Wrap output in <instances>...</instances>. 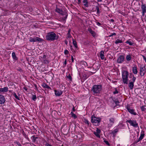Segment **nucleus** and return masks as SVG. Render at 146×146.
Here are the masks:
<instances>
[{
  "mask_svg": "<svg viewBox=\"0 0 146 146\" xmlns=\"http://www.w3.org/2000/svg\"><path fill=\"white\" fill-rule=\"evenodd\" d=\"M132 70L133 73L134 74H137L138 72L137 70V67L136 66L133 67Z\"/></svg>",
  "mask_w": 146,
  "mask_h": 146,
  "instance_id": "obj_20",
  "label": "nucleus"
},
{
  "mask_svg": "<svg viewBox=\"0 0 146 146\" xmlns=\"http://www.w3.org/2000/svg\"><path fill=\"white\" fill-rule=\"evenodd\" d=\"M129 77L130 78H132L131 79L129 80V82H132L133 83H134V82L135 81V80L136 79V78L134 76V75H133L132 74H130V75L129 76Z\"/></svg>",
  "mask_w": 146,
  "mask_h": 146,
  "instance_id": "obj_15",
  "label": "nucleus"
},
{
  "mask_svg": "<svg viewBox=\"0 0 146 146\" xmlns=\"http://www.w3.org/2000/svg\"><path fill=\"white\" fill-rule=\"evenodd\" d=\"M78 1V4H80L81 2L80 0H77Z\"/></svg>",
  "mask_w": 146,
  "mask_h": 146,
  "instance_id": "obj_51",
  "label": "nucleus"
},
{
  "mask_svg": "<svg viewBox=\"0 0 146 146\" xmlns=\"http://www.w3.org/2000/svg\"><path fill=\"white\" fill-rule=\"evenodd\" d=\"M124 56L122 55H120L118 58L117 60V62L118 63H120L124 61Z\"/></svg>",
  "mask_w": 146,
  "mask_h": 146,
  "instance_id": "obj_10",
  "label": "nucleus"
},
{
  "mask_svg": "<svg viewBox=\"0 0 146 146\" xmlns=\"http://www.w3.org/2000/svg\"><path fill=\"white\" fill-rule=\"evenodd\" d=\"M102 89V86L101 85H94L92 89L93 94L95 96H97L100 93Z\"/></svg>",
  "mask_w": 146,
  "mask_h": 146,
  "instance_id": "obj_2",
  "label": "nucleus"
},
{
  "mask_svg": "<svg viewBox=\"0 0 146 146\" xmlns=\"http://www.w3.org/2000/svg\"><path fill=\"white\" fill-rule=\"evenodd\" d=\"M96 9L97 11V14L98 15H99L100 13V11L99 9V7L98 6H96Z\"/></svg>",
  "mask_w": 146,
  "mask_h": 146,
  "instance_id": "obj_26",
  "label": "nucleus"
},
{
  "mask_svg": "<svg viewBox=\"0 0 146 146\" xmlns=\"http://www.w3.org/2000/svg\"><path fill=\"white\" fill-rule=\"evenodd\" d=\"M67 78L69 79L70 81H72V77L70 76V74L69 75V76H67Z\"/></svg>",
  "mask_w": 146,
  "mask_h": 146,
  "instance_id": "obj_37",
  "label": "nucleus"
},
{
  "mask_svg": "<svg viewBox=\"0 0 146 146\" xmlns=\"http://www.w3.org/2000/svg\"><path fill=\"white\" fill-rule=\"evenodd\" d=\"M126 43L129 44L131 46L133 45V42H131L130 40H129L126 41L125 42Z\"/></svg>",
  "mask_w": 146,
  "mask_h": 146,
  "instance_id": "obj_30",
  "label": "nucleus"
},
{
  "mask_svg": "<svg viewBox=\"0 0 146 146\" xmlns=\"http://www.w3.org/2000/svg\"><path fill=\"white\" fill-rule=\"evenodd\" d=\"M129 72L123 70L122 72V81L124 84H128Z\"/></svg>",
  "mask_w": 146,
  "mask_h": 146,
  "instance_id": "obj_3",
  "label": "nucleus"
},
{
  "mask_svg": "<svg viewBox=\"0 0 146 146\" xmlns=\"http://www.w3.org/2000/svg\"><path fill=\"white\" fill-rule=\"evenodd\" d=\"M13 94L14 96L15 97V98L16 99L18 100H19V97L14 92Z\"/></svg>",
  "mask_w": 146,
  "mask_h": 146,
  "instance_id": "obj_35",
  "label": "nucleus"
},
{
  "mask_svg": "<svg viewBox=\"0 0 146 146\" xmlns=\"http://www.w3.org/2000/svg\"><path fill=\"white\" fill-rule=\"evenodd\" d=\"M126 108L128 111L131 114L134 115H136L137 114L135 112V110L133 109H131L129 106H127L126 107Z\"/></svg>",
  "mask_w": 146,
  "mask_h": 146,
  "instance_id": "obj_9",
  "label": "nucleus"
},
{
  "mask_svg": "<svg viewBox=\"0 0 146 146\" xmlns=\"http://www.w3.org/2000/svg\"><path fill=\"white\" fill-rule=\"evenodd\" d=\"M100 66H97V69H98L99 68Z\"/></svg>",
  "mask_w": 146,
  "mask_h": 146,
  "instance_id": "obj_60",
  "label": "nucleus"
},
{
  "mask_svg": "<svg viewBox=\"0 0 146 146\" xmlns=\"http://www.w3.org/2000/svg\"><path fill=\"white\" fill-rule=\"evenodd\" d=\"M96 23L97 24L98 26H100L101 25V24L99 22H97Z\"/></svg>",
  "mask_w": 146,
  "mask_h": 146,
  "instance_id": "obj_50",
  "label": "nucleus"
},
{
  "mask_svg": "<svg viewBox=\"0 0 146 146\" xmlns=\"http://www.w3.org/2000/svg\"><path fill=\"white\" fill-rule=\"evenodd\" d=\"M104 52L103 51H101L100 52V56L101 58L103 60L104 58Z\"/></svg>",
  "mask_w": 146,
  "mask_h": 146,
  "instance_id": "obj_21",
  "label": "nucleus"
},
{
  "mask_svg": "<svg viewBox=\"0 0 146 146\" xmlns=\"http://www.w3.org/2000/svg\"><path fill=\"white\" fill-rule=\"evenodd\" d=\"M43 87L46 88L47 89H51V88L50 86H49L47 84H44L43 85Z\"/></svg>",
  "mask_w": 146,
  "mask_h": 146,
  "instance_id": "obj_31",
  "label": "nucleus"
},
{
  "mask_svg": "<svg viewBox=\"0 0 146 146\" xmlns=\"http://www.w3.org/2000/svg\"><path fill=\"white\" fill-rule=\"evenodd\" d=\"M43 62L45 64H48L49 63V61L46 59L44 60H43Z\"/></svg>",
  "mask_w": 146,
  "mask_h": 146,
  "instance_id": "obj_39",
  "label": "nucleus"
},
{
  "mask_svg": "<svg viewBox=\"0 0 146 146\" xmlns=\"http://www.w3.org/2000/svg\"><path fill=\"white\" fill-rule=\"evenodd\" d=\"M43 40V39L40 38L36 36H34L33 37H30L29 41L30 42H41Z\"/></svg>",
  "mask_w": 146,
  "mask_h": 146,
  "instance_id": "obj_6",
  "label": "nucleus"
},
{
  "mask_svg": "<svg viewBox=\"0 0 146 146\" xmlns=\"http://www.w3.org/2000/svg\"><path fill=\"white\" fill-rule=\"evenodd\" d=\"M89 31L93 37H95L96 36V33L94 31L91 29H90L89 30Z\"/></svg>",
  "mask_w": 146,
  "mask_h": 146,
  "instance_id": "obj_23",
  "label": "nucleus"
},
{
  "mask_svg": "<svg viewBox=\"0 0 146 146\" xmlns=\"http://www.w3.org/2000/svg\"><path fill=\"white\" fill-rule=\"evenodd\" d=\"M101 119L92 116L91 117V122L94 123H98L100 122Z\"/></svg>",
  "mask_w": 146,
  "mask_h": 146,
  "instance_id": "obj_7",
  "label": "nucleus"
},
{
  "mask_svg": "<svg viewBox=\"0 0 146 146\" xmlns=\"http://www.w3.org/2000/svg\"><path fill=\"white\" fill-rule=\"evenodd\" d=\"M142 57L143 58L144 60L145 61V62L146 63V57L145 56H144L143 55H142Z\"/></svg>",
  "mask_w": 146,
  "mask_h": 146,
  "instance_id": "obj_47",
  "label": "nucleus"
},
{
  "mask_svg": "<svg viewBox=\"0 0 146 146\" xmlns=\"http://www.w3.org/2000/svg\"><path fill=\"white\" fill-rule=\"evenodd\" d=\"M141 140H139V139L137 140H135L134 143H133V145H135V144L137 143L139 141H140Z\"/></svg>",
  "mask_w": 146,
  "mask_h": 146,
  "instance_id": "obj_40",
  "label": "nucleus"
},
{
  "mask_svg": "<svg viewBox=\"0 0 146 146\" xmlns=\"http://www.w3.org/2000/svg\"><path fill=\"white\" fill-rule=\"evenodd\" d=\"M93 68H94V67H93Z\"/></svg>",
  "mask_w": 146,
  "mask_h": 146,
  "instance_id": "obj_64",
  "label": "nucleus"
},
{
  "mask_svg": "<svg viewBox=\"0 0 146 146\" xmlns=\"http://www.w3.org/2000/svg\"><path fill=\"white\" fill-rule=\"evenodd\" d=\"M56 12L60 14L63 16H65V17L64 18V20H65L67 18L68 15L67 14L66 11L65 10H62L57 7H56Z\"/></svg>",
  "mask_w": 146,
  "mask_h": 146,
  "instance_id": "obj_4",
  "label": "nucleus"
},
{
  "mask_svg": "<svg viewBox=\"0 0 146 146\" xmlns=\"http://www.w3.org/2000/svg\"><path fill=\"white\" fill-rule=\"evenodd\" d=\"M12 56L13 59L15 60H17V56H16L15 53L14 52H13L12 54Z\"/></svg>",
  "mask_w": 146,
  "mask_h": 146,
  "instance_id": "obj_24",
  "label": "nucleus"
},
{
  "mask_svg": "<svg viewBox=\"0 0 146 146\" xmlns=\"http://www.w3.org/2000/svg\"><path fill=\"white\" fill-rule=\"evenodd\" d=\"M71 59H72V62H74V59H73V57L72 56H71Z\"/></svg>",
  "mask_w": 146,
  "mask_h": 146,
  "instance_id": "obj_53",
  "label": "nucleus"
},
{
  "mask_svg": "<svg viewBox=\"0 0 146 146\" xmlns=\"http://www.w3.org/2000/svg\"><path fill=\"white\" fill-rule=\"evenodd\" d=\"M98 2H101L102 1V0H97Z\"/></svg>",
  "mask_w": 146,
  "mask_h": 146,
  "instance_id": "obj_59",
  "label": "nucleus"
},
{
  "mask_svg": "<svg viewBox=\"0 0 146 146\" xmlns=\"http://www.w3.org/2000/svg\"><path fill=\"white\" fill-rule=\"evenodd\" d=\"M55 94L56 96H60L62 94V92L60 90H54Z\"/></svg>",
  "mask_w": 146,
  "mask_h": 146,
  "instance_id": "obj_12",
  "label": "nucleus"
},
{
  "mask_svg": "<svg viewBox=\"0 0 146 146\" xmlns=\"http://www.w3.org/2000/svg\"><path fill=\"white\" fill-rule=\"evenodd\" d=\"M83 64H84L85 66H86V65L87 66V63L85 61H83L82 62Z\"/></svg>",
  "mask_w": 146,
  "mask_h": 146,
  "instance_id": "obj_48",
  "label": "nucleus"
},
{
  "mask_svg": "<svg viewBox=\"0 0 146 146\" xmlns=\"http://www.w3.org/2000/svg\"><path fill=\"white\" fill-rule=\"evenodd\" d=\"M18 70L20 72H21L22 71V70L21 68H19V69H18Z\"/></svg>",
  "mask_w": 146,
  "mask_h": 146,
  "instance_id": "obj_55",
  "label": "nucleus"
},
{
  "mask_svg": "<svg viewBox=\"0 0 146 146\" xmlns=\"http://www.w3.org/2000/svg\"><path fill=\"white\" fill-rule=\"evenodd\" d=\"M58 36L54 32H50L48 33L46 35L45 38L48 40L53 41L55 40H57L58 39Z\"/></svg>",
  "mask_w": 146,
  "mask_h": 146,
  "instance_id": "obj_1",
  "label": "nucleus"
},
{
  "mask_svg": "<svg viewBox=\"0 0 146 146\" xmlns=\"http://www.w3.org/2000/svg\"><path fill=\"white\" fill-rule=\"evenodd\" d=\"M72 110L73 111H75V109L74 107H73L72 108Z\"/></svg>",
  "mask_w": 146,
  "mask_h": 146,
  "instance_id": "obj_57",
  "label": "nucleus"
},
{
  "mask_svg": "<svg viewBox=\"0 0 146 146\" xmlns=\"http://www.w3.org/2000/svg\"><path fill=\"white\" fill-rule=\"evenodd\" d=\"M46 58V56L45 55H44L43 56V58Z\"/></svg>",
  "mask_w": 146,
  "mask_h": 146,
  "instance_id": "obj_56",
  "label": "nucleus"
},
{
  "mask_svg": "<svg viewBox=\"0 0 146 146\" xmlns=\"http://www.w3.org/2000/svg\"><path fill=\"white\" fill-rule=\"evenodd\" d=\"M123 42V41L122 40H120L119 39H117L115 42V43L116 44H117L119 43H122Z\"/></svg>",
  "mask_w": 146,
  "mask_h": 146,
  "instance_id": "obj_27",
  "label": "nucleus"
},
{
  "mask_svg": "<svg viewBox=\"0 0 146 146\" xmlns=\"http://www.w3.org/2000/svg\"><path fill=\"white\" fill-rule=\"evenodd\" d=\"M145 106H143L141 107V109L142 111H144L146 110V108H144Z\"/></svg>",
  "mask_w": 146,
  "mask_h": 146,
  "instance_id": "obj_36",
  "label": "nucleus"
},
{
  "mask_svg": "<svg viewBox=\"0 0 146 146\" xmlns=\"http://www.w3.org/2000/svg\"><path fill=\"white\" fill-rule=\"evenodd\" d=\"M5 101V100L4 96L2 94H0V104H3Z\"/></svg>",
  "mask_w": 146,
  "mask_h": 146,
  "instance_id": "obj_11",
  "label": "nucleus"
},
{
  "mask_svg": "<svg viewBox=\"0 0 146 146\" xmlns=\"http://www.w3.org/2000/svg\"><path fill=\"white\" fill-rule=\"evenodd\" d=\"M118 93V91L116 89H115V91L113 92V94H117Z\"/></svg>",
  "mask_w": 146,
  "mask_h": 146,
  "instance_id": "obj_44",
  "label": "nucleus"
},
{
  "mask_svg": "<svg viewBox=\"0 0 146 146\" xmlns=\"http://www.w3.org/2000/svg\"><path fill=\"white\" fill-rule=\"evenodd\" d=\"M145 69L144 67L141 66L140 67L139 74L141 76H143L145 72Z\"/></svg>",
  "mask_w": 146,
  "mask_h": 146,
  "instance_id": "obj_8",
  "label": "nucleus"
},
{
  "mask_svg": "<svg viewBox=\"0 0 146 146\" xmlns=\"http://www.w3.org/2000/svg\"><path fill=\"white\" fill-rule=\"evenodd\" d=\"M85 123H87L88 125L89 124V122L87 119L85 120Z\"/></svg>",
  "mask_w": 146,
  "mask_h": 146,
  "instance_id": "obj_45",
  "label": "nucleus"
},
{
  "mask_svg": "<svg viewBox=\"0 0 146 146\" xmlns=\"http://www.w3.org/2000/svg\"><path fill=\"white\" fill-rule=\"evenodd\" d=\"M109 121L110 123V124H109V127H111L113 124L114 123V122L115 121V119L113 118H110V119Z\"/></svg>",
  "mask_w": 146,
  "mask_h": 146,
  "instance_id": "obj_17",
  "label": "nucleus"
},
{
  "mask_svg": "<svg viewBox=\"0 0 146 146\" xmlns=\"http://www.w3.org/2000/svg\"><path fill=\"white\" fill-rule=\"evenodd\" d=\"M83 3H84V5L86 7H88V0H83Z\"/></svg>",
  "mask_w": 146,
  "mask_h": 146,
  "instance_id": "obj_22",
  "label": "nucleus"
},
{
  "mask_svg": "<svg viewBox=\"0 0 146 146\" xmlns=\"http://www.w3.org/2000/svg\"><path fill=\"white\" fill-rule=\"evenodd\" d=\"M70 29H69L68 31V33H67V35H68L67 37L68 38H70L71 37V35L70 34Z\"/></svg>",
  "mask_w": 146,
  "mask_h": 146,
  "instance_id": "obj_34",
  "label": "nucleus"
},
{
  "mask_svg": "<svg viewBox=\"0 0 146 146\" xmlns=\"http://www.w3.org/2000/svg\"><path fill=\"white\" fill-rule=\"evenodd\" d=\"M100 132L101 130L98 128H97L96 130V131L94 132V134L98 138H100V136L99 134L100 133Z\"/></svg>",
  "mask_w": 146,
  "mask_h": 146,
  "instance_id": "obj_14",
  "label": "nucleus"
},
{
  "mask_svg": "<svg viewBox=\"0 0 146 146\" xmlns=\"http://www.w3.org/2000/svg\"><path fill=\"white\" fill-rule=\"evenodd\" d=\"M73 42L72 43L75 47L76 48H77L78 46L77 45V42L75 40H74V39L72 38Z\"/></svg>",
  "mask_w": 146,
  "mask_h": 146,
  "instance_id": "obj_25",
  "label": "nucleus"
},
{
  "mask_svg": "<svg viewBox=\"0 0 146 146\" xmlns=\"http://www.w3.org/2000/svg\"><path fill=\"white\" fill-rule=\"evenodd\" d=\"M145 135V131H142L141 132L140 136L139 138V140H142L143 138Z\"/></svg>",
  "mask_w": 146,
  "mask_h": 146,
  "instance_id": "obj_18",
  "label": "nucleus"
},
{
  "mask_svg": "<svg viewBox=\"0 0 146 146\" xmlns=\"http://www.w3.org/2000/svg\"><path fill=\"white\" fill-rule=\"evenodd\" d=\"M33 142H35L36 141V139L38 138L37 137H36L35 135H33L31 137Z\"/></svg>",
  "mask_w": 146,
  "mask_h": 146,
  "instance_id": "obj_28",
  "label": "nucleus"
},
{
  "mask_svg": "<svg viewBox=\"0 0 146 146\" xmlns=\"http://www.w3.org/2000/svg\"><path fill=\"white\" fill-rule=\"evenodd\" d=\"M126 59L127 61H129L131 59V56L129 54L127 55L126 56Z\"/></svg>",
  "mask_w": 146,
  "mask_h": 146,
  "instance_id": "obj_29",
  "label": "nucleus"
},
{
  "mask_svg": "<svg viewBox=\"0 0 146 146\" xmlns=\"http://www.w3.org/2000/svg\"><path fill=\"white\" fill-rule=\"evenodd\" d=\"M15 143L17 144L18 146H22L21 144L19 142H17V141H15Z\"/></svg>",
  "mask_w": 146,
  "mask_h": 146,
  "instance_id": "obj_42",
  "label": "nucleus"
},
{
  "mask_svg": "<svg viewBox=\"0 0 146 146\" xmlns=\"http://www.w3.org/2000/svg\"><path fill=\"white\" fill-rule=\"evenodd\" d=\"M115 103L116 105H117L119 103V102L118 101H115Z\"/></svg>",
  "mask_w": 146,
  "mask_h": 146,
  "instance_id": "obj_52",
  "label": "nucleus"
},
{
  "mask_svg": "<svg viewBox=\"0 0 146 146\" xmlns=\"http://www.w3.org/2000/svg\"><path fill=\"white\" fill-rule=\"evenodd\" d=\"M70 114L71 115L72 117L74 118V119L77 117L76 115L75 114L73 113L72 111L71 112Z\"/></svg>",
  "mask_w": 146,
  "mask_h": 146,
  "instance_id": "obj_32",
  "label": "nucleus"
},
{
  "mask_svg": "<svg viewBox=\"0 0 146 146\" xmlns=\"http://www.w3.org/2000/svg\"><path fill=\"white\" fill-rule=\"evenodd\" d=\"M111 21L113 22H114V20L113 19H111Z\"/></svg>",
  "mask_w": 146,
  "mask_h": 146,
  "instance_id": "obj_58",
  "label": "nucleus"
},
{
  "mask_svg": "<svg viewBox=\"0 0 146 146\" xmlns=\"http://www.w3.org/2000/svg\"><path fill=\"white\" fill-rule=\"evenodd\" d=\"M26 138L27 139H29V138H28V137H27V138Z\"/></svg>",
  "mask_w": 146,
  "mask_h": 146,
  "instance_id": "obj_62",
  "label": "nucleus"
},
{
  "mask_svg": "<svg viewBox=\"0 0 146 146\" xmlns=\"http://www.w3.org/2000/svg\"><path fill=\"white\" fill-rule=\"evenodd\" d=\"M64 64H65L64 66H66V65L67 64V62H66V60H65L64 62Z\"/></svg>",
  "mask_w": 146,
  "mask_h": 146,
  "instance_id": "obj_49",
  "label": "nucleus"
},
{
  "mask_svg": "<svg viewBox=\"0 0 146 146\" xmlns=\"http://www.w3.org/2000/svg\"><path fill=\"white\" fill-rule=\"evenodd\" d=\"M141 8L142 11V15L144 16L145 13L146 12V7L143 3L141 5Z\"/></svg>",
  "mask_w": 146,
  "mask_h": 146,
  "instance_id": "obj_13",
  "label": "nucleus"
},
{
  "mask_svg": "<svg viewBox=\"0 0 146 146\" xmlns=\"http://www.w3.org/2000/svg\"><path fill=\"white\" fill-rule=\"evenodd\" d=\"M64 42L66 44H67L68 43V41L66 40H65Z\"/></svg>",
  "mask_w": 146,
  "mask_h": 146,
  "instance_id": "obj_54",
  "label": "nucleus"
},
{
  "mask_svg": "<svg viewBox=\"0 0 146 146\" xmlns=\"http://www.w3.org/2000/svg\"><path fill=\"white\" fill-rule=\"evenodd\" d=\"M27 135L25 134V138H27Z\"/></svg>",
  "mask_w": 146,
  "mask_h": 146,
  "instance_id": "obj_61",
  "label": "nucleus"
},
{
  "mask_svg": "<svg viewBox=\"0 0 146 146\" xmlns=\"http://www.w3.org/2000/svg\"><path fill=\"white\" fill-rule=\"evenodd\" d=\"M126 122L129 123L131 125L133 126L134 127H138L139 128L138 123H137L136 120L135 119L132 120L128 119L127 120Z\"/></svg>",
  "mask_w": 146,
  "mask_h": 146,
  "instance_id": "obj_5",
  "label": "nucleus"
},
{
  "mask_svg": "<svg viewBox=\"0 0 146 146\" xmlns=\"http://www.w3.org/2000/svg\"><path fill=\"white\" fill-rule=\"evenodd\" d=\"M8 88L7 87H5L3 88H0V93H4L8 91Z\"/></svg>",
  "mask_w": 146,
  "mask_h": 146,
  "instance_id": "obj_16",
  "label": "nucleus"
},
{
  "mask_svg": "<svg viewBox=\"0 0 146 146\" xmlns=\"http://www.w3.org/2000/svg\"><path fill=\"white\" fill-rule=\"evenodd\" d=\"M95 65H93V66H94Z\"/></svg>",
  "mask_w": 146,
  "mask_h": 146,
  "instance_id": "obj_63",
  "label": "nucleus"
},
{
  "mask_svg": "<svg viewBox=\"0 0 146 146\" xmlns=\"http://www.w3.org/2000/svg\"><path fill=\"white\" fill-rule=\"evenodd\" d=\"M116 35V34L115 33H111V34L109 36H110V37L112 36H113V35L115 36Z\"/></svg>",
  "mask_w": 146,
  "mask_h": 146,
  "instance_id": "obj_46",
  "label": "nucleus"
},
{
  "mask_svg": "<svg viewBox=\"0 0 146 146\" xmlns=\"http://www.w3.org/2000/svg\"><path fill=\"white\" fill-rule=\"evenodd\" d=\"M32 99L35 101L36 99V96L35 95H33Z\"/></svg>",
  "mask_w": 146,
  "mask_h": 146,
  "instance_id": "obj_38",
  "label": "nucleus"
},
{
  "mask_svg": "<svg viewBox=\"0 0 146 146\" xmlns=\"http://www.w3.org/2000/svg\"><path fill=\"white\" fill-rule=\"evenodd\" d=\"M104 141L106 145H110V144L108 141L104 140Z\"/></svg>",
  "mask_w": 146,
  "mask_h": 146,
  "instance_id": "obj_43",
  "label": "nucleus"
},
{
  "mask_svg": "<svg viewBox=\"0 0 146 146\" xmlns=\"http://www.w3.org/2000/svg\"><path fill=\"white\" fill-rule=\"evenodd\" d=\"M64 53L65 54L67 55L69 53V51L67 50H65L64 51Z\"/></svg>",
  "mask_w": 146,
  "mask_h": 146,
  "instance_id": "obj_41",
  "label": "nucleus"
},
{
  "mask_svg": "<svg viewBox=\"0 0 146 146\" xmlns=\"http://www.w3.org/2000/svg\"><path fill=\"white\" fill-rule=\"evenodd\" d=\"M134 86V83L132 82H129L128 84V86L130 90H132L133 89Z\"/></svg>",
  "mask_w": 146,
  "mask_h": 146,
  "instance_id": "obj_19",
  "label": "nucleus"
},
{
  "mask_svg": "<svg viewBox=\"0 0 146 146\" xmlns=\"http://www.w3.org/2000/svg\"><path fill=\"white\" fill-rule=\"evenodd\" d=\"M118 131V129H114L113 131H112V133L114 134H115Z\"/></svg>",
  "mask_w": 146,
  "mask_h": 146,
  "instance_id": "obj_33",
  "label": "nucleus"
}]
</instances>
